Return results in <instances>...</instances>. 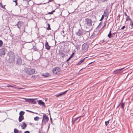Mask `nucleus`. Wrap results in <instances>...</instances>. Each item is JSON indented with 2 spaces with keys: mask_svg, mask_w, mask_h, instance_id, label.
Returning <instances> with one entry per match:
<instances>
[{
  "mask_svg": "<svg viewBox=\"0 0 133 133\" xmlns=\"http://www.w3.org/2000/svg\"><path fill=\"white\" fill-rule=\"evenodd\" d=\"M80 119H81V118H80V117L78 119H77V121L78 120V121H77V122H79L80 121Z\"/></svg>",
  "mask_w": 133,
  "mask_h": 133,
  "instance_id": "45",
  "label": "nucleus"
},
{
  "mask_svg": "<svg viewBox=\"0 0 133 133\" xmlns=\"http://www.w3.org/2000/svg\"><path fill=\"white\" fill-rule=\"evenodd\" d=\"M130 26L131 27V29L133 28V22L131 23L130 24Z\"/></svg>",
  "mask_w": 133,
  "mask_h": 133,
  "instance_id": "39",
  "label": "nucleus"
},
{
  "mask_svg": "<svg viewBox=\"0 0 133 133\" xmlns=\"http://www.w3.org/2000/svg\"><path fill=\"white\" fill-rule=\"evenodd\" d=\"M17 0H15V1H13V2H14L16 3V4H15L16 6L17 5Z\"/></svg>",
  "mask_w": 133,
  "mask_h": 133,
  "instance_id": "40",
  "label": "nucleus"
},
{
  "mask_svg": "<svg viewBox=\"0 0 133 133\" xmlns=\"http://www.w3.org/2000/svg\"><path fill=\"white\" fill-rule=\"evenodd\" d=\"M27 125L24 122H22V125L21 126L22 129H24L26 127Z\"/></svg>",
  "mask_w": 133,
  "mask_h": 133,
  "instance_id": "21",
  "label": "nucleus"
},
{
  "mask_svg": "<svg viewBox=\"0 0 133 133\" xmlns=\"http://www.w3.org/2000/svg\"><path fill=\"white\" fill-rule=\"evenodd\" d=\"M120 106H121V107L123 109H124V103H123L121 102L120 103L119 105L117 106V107H118Z\"/></svg>",
  "mask_w": 133,
  "mask_h": 133,
  "instance_id": "19",
  "label": "nucleus"
},
{
  "mask_svg": "<svg viewBox=\"0 0 133 133\" xmlns=\"http://www.w3.org/2000/svg\"><path fill=\"white\" fill-rule=\"evenodd\" d=\"M126 20V21H131V20L129 17V16H128L127 17Z\"/></svg>",
  "mask_w": 133,
  "mask_h": 133,
  "instance_id": "31",
  "label": "nucleus"
},
{
  "mask_svg": "<svg viewBox=\"0 0 133 133\" xmlns=\"http://www.w3.org/2000/svg\"><path fill=\"white\" fill-rule=\"evenodd\" d=\"M24 1H26L27 2V3L28 4L29 2L30 1V0H23Z\"/></svg>",
  "mask_w": 133,
  "mask_h": 133,
  "instance_id": "42",
  "label": "nucleus"
},
{
  "mask_svg": "<svg viewBox=\"0 0 133 133\" xmlns=\"http://www.w3.org/2000/svg\"><path fill=\"white\" fill-rule=\"evenodd\" d=\"M39 119V117L38 116H36L34 118V120L35 121H37Z\"/></svg>",
  "mask_w": 133,
  "mask_h": 133,
  "instance_id": "30",
  "label": "nucleus"
},
{
  "mask_svg": "<svg viewBox=\"0 0 133 133\" xmlns=\"http://www.w3.org/2000/svg\"><path fill=\"white\" fill-rule=\"evenodd\" d=\"M49 118L47 115L44 114L43 116V119L42 120V123L44 124H45L48 122Z\"/></svg>",
  "mask_w": 133,
  "mask_h": 133,
  "instance_id": "6",
  "label": "nucleus"
},
{
  "mask_svg": "<svg viewBox=\"0 0 133 133\" xmlns=\"http://www.w3.org/2000/svg\"><path fill=\"white\" fill-rule=\"evenodd\" d=\"M125 28V26H122L121 28V29L122 30L124 28Z\"/></svg>",
  "mask_w": 133,
  "mask_h": 133,
  "instance_id": "43",
  "label": "nucleus"
},
{
  "mask_svg": "<svg viewBox=\"0 0 133 133\" xmlns=\"http://www.w3.org/2000/svg\"><path fill=\"white\" fill-rule=\"evenodd\" d=\"M42 75L44 77H46L49 76V74L48 73L46 72L45 74H43Z\"/></svg>",
  "mask_w": 133,
  "mask_h": 133,
  "instance_id": "22",
  "label": "nucleus"
},
{
  "mask_svg": "<svg viewBox=\"0 0 133 133\" xmlns=\"http://www.w3.org/2000/svg\"><path fill=\"white\" fill-rule=\"evenodd\" d=\"M110 120H108L107 121H105V125L106 126H107L108 125V124H109V121Z\"/></svg>",
  "mask_w": 133,
  "mask_h": 133,
  "instance_id": "35",
  "label": "nucleus"
},
{
  "mask_svg": "<svg viewBox=\"0 0 133 133\" xmlns=\"http://www.w3.org/2000/svg\"><path fill=\"white\" fill-rule=\"evenodd\" d=\"M74 54V53H72V54L70 56V57H71V58L72 57V56H73V55Z\"/></svg>",
  "mask_w": 133,
  "mask_h": 133,
  "instance_id": "49",
  "label": "nucleus"
},
{
  "mask_svg": "<svg viewBox=\"0 0 133 133\" xmlns=\"http://www.w3.org/2000/svg\"><path fill=\"white\" fill-rule=\"evenodd\" d=\"M112 36V34L111 33V29L110 31L109 34L108 35V36L110 38H111Z\"/></svg>",
  "mask_w": 133,
  "mask_h": 133,
  "instance_id": "23",
  "label": "nucleus"
},
{
  "mask_svg": "<svg viewBox=\"0 0 133 133\" xmlns=\"http://www.w3.org/2000/svg\"><path fill=\"white\" fill-rule=\"evenodd\" d=\"M25 112H24L23 111H21L20 112L19 114V116H23L24 115V114Z\"/></svg>",
  "mask_w": 133,
  "mask_h": 133,
  "instance_id": "27",
  "label": "nucleus"
},
{
  "mask_svg": "<svg viewBox=\"0 0 133 133\" xmlns=\"http://www.w3.org/2000/svg\"><path fill=\"white\" fill-rule=\"evenodd\" d=\"M94 62H95V61H94V62H91V63H89L88 64V65H90V64H91L92 63H93Z\"/></svg>",
  "mask_w": 133,
  "mask_h": 133,
  "instance_id": "50",
  "label": "nucleus"
},
{
  "mask_svg": "<svg viewBox=\"0 0 133 133\" xmlns=\"http://www.w3.org/2000/svg\"><path fill=\"white\" fill-rule=\"evenodd\" d=\"M104 23H105L104 25L103 26V23L102 22L100 23L99 25L96 29V30H98V31H99L101 29V27H102V28H104L106 24V23H105V22H104Z\"/></svg>",
  "mask_w": 133,
  "mask_h": 133,
  "instance_id": "9",
  "label": "nucleus"
},
{
  "mask_svg": "<svg viewBox=\"0 0 133 133\" xmlns=\"http://www.w3.org/2000/svg\"><path fill=\"white\" fill-rule=\"evenodd\" d=\"M27 111H29V110H28Z\"/></svg>",
  "mask_w": 133,
  "mask_h": 133,
  "instance_id": "55",
  "label": "nucleus"
},
{
  "mask_svg": "<svg viewBox=\"0 0 133 133\" xmlns=\"http://www.w3.org/2000/svg\"><path fill=\"white\" fill-rule=\"evenodd\" d=\"M14 133H19L18 131L16 129H15L14 130Z\"/></svg>",
  "mask_w": 133,
  "mask_h": 133,
  "instance_id": "32",
  "label": "nucleus"
},
{
  "mask_svg": "<svg viewBox=\"0 0 133 133\" xmlns=\"http://www.w3.org/2000/svg\"><path fill=\"white\" fill-rule=\"evenodd\" d=\"M53 0H49L48 2H51Z\"/></svg>",
  "mask_w": 133,
  "mask_h": 133,
  "instance_id": "53",
  "label": "nucleus"
},
{
  "mask_svg": "<svg viewBox=\"0 0 133 133\" xmlns=\"http://www.w3.org/2000/svg\"><path fill=\"white\" fill-rule=\"evenodd\" d=\"M15 85H8L6 86V87H11L12 88H15L17 89H20V90L23 89V88H16L15 87Z\"/></svg>",
  "mask_w": 133,
  "mask_h": 133,
  "instance_id": "16",
  "label": "nucleus"
},
{
  "mask_svg": "<svg viewBox=\"0 0 133 133\" xmlns=\"http://www.w3.org/2000/svg\"><path fill=\"white\" fill-rule=\"evenodd\" d=\"M61 69L58 67H56L53 68L52 70V72L54 74H56L58 72L60 71Z\"/></svg>",
  "mask_w": 133,
  "mask_h": 133,
  "instance_id": "8",
  "label": "nucleus"
},
{
  "mask_svg": "<svg viewBox=\"0 0 133 133\" xmlns=\"http://www.w3.org/2000/svg\"><path fill=\"white\" fill-rule=\"evenodd\" d=\"M81 117V116L79 117L75 118L72 119H73V120L74 122H75V121H77V119H78L79 118Z\"/></svg>",
  "mask_w": 133,
  "mask_h": 133,
  "instance_id": "33",
  "label": "nucleus"
},
{
  "mask_svg": "<svg viewBox=\"0 0 133 133\" xmlns=\"http://www.w3.org/2000/svg\"><path fill=\"white\" fill-rule=\"evenodd\" d=\"M24 23L22 21H19L17 24L15 25V26H17L18 28L20 29L21 27L23 25Z\"/></svg>",
  "mask_w": 133,
  "mask_h": 133,
  "instance_id": "10",
  "label": "nucleus"
},
{
  "mask_svg": "<svg viewBox=\"0 0 133 133\" xmlns=\"http://www.w3.org/2000/svg\"><path fill=\"white\" fill-rule=\"evenodd\" d=\"M24 119V118L23 116H19L18 118L19 121V122H21L22 120Z\"/></svg>",
  "mask_w": 133,
  "mask_h": 133,
  "instance_id": "25",
  "label": "nucleus"
},
{
  "mask_svg": "<svg viewBox=\"0 0 133 133\" xmlns=\"http://www.w3.org/2000/svg\"><path fill=\"white\" fill-rule=\"evenodd\" d=\"M23 99L25 100V101H23L24 102H29L30 103L32 104H35L36 103V102L34 101L35 99H26L25 98H23Z\"/></svg>",
  "mask_w": 133,
  "mask_h": 133,
  "instance_id": "7",
  "label": "nucleus"
},
{
  "mask_svg": "<svg viewBox=\"0 0 133 133\" xmlns=\"http://www.w3.org/2000/svg\"><path fill=\"white\" fill-rule=\"evenodd\" d=\"M124 68H123L119 69L116 70L114 71V72L115 74H119L122 72L123 71H122V70Z\"/></svg>",
  "mask_w": 133,
  "mask_h": 133,
  "instance_id": "12",
  "label": "nucleus"
},
{
  "mask_svg": "<svg viewBox=\"0 0 133 133\" xmlns=\"http://www.w3.org/2000/svg\"><path fill=\"white\" fill-rule=\"evenodd\" d=\"M5 49L3 48L0 49V56L4 55L5 54Z\"/></svg>",
  "mask_w": 133,
  "mask_h": 133,
  "instance_id": "13",
  "label": "nucleus"
},
{
  "mask_svg": "<svg viewBox=\"0 0 133 133\" xmlns=\"http://www.w3.org/2000/svg\"><path fill=\"white\" fill-rule=\"evenodd\" d=\"M125 16L127 17V16H128L127 15V14H126V13H125Z\"/></svg>",
  "mask_w": 133,
  "mask_h": 133,
  "instance_id": "51",
  "label": "nucleus"
},
{
  "mask_svg": "<svg viewBox=\"0 0 133 133\" xmlns=\"http://www.w3.org/2000/svg\"><path fill=\"white\" fill-rule=\"evenodd\" d=\"M7 56L9 57L8 59L9 62L10 63H12L14 61L15 56L13 52L12 51H9L8 53Z\"/></svg>",
  "mask_w": 133,
  "mask_h": 133,
  "instance_id": "2",
  "label": "nucleus"
},
{
  "mask_svg": "<svg viewBox=\"0 0 133 133\" xmlns=\"http://www.w3.org/2000/svg\"><path fill=\"white\" fill-rule=\"evenodd\" d=\"M24 70L25 73L29 75L33 74L35 72V70L34 69L27 67H26L24 68Z\"/></svg>",
  "mask_w": 133,
  "mask_h": 133,
  "instance_id": "3",
  "label": "nucleus"
},
{
  "mask_svg": "<svg viewBox=\"0 0 133 133\" xmlns=\"http://www.w3.org/2000/svg\"><path fill=\"white\" fill-rule=\"evenodd\" d=\"M24 133H30L29 131H27L24 132Z\"/></svg>",
  "mask_w": 133,
  "mask_h": 133,
  "instance_id": "47",
  "label": "nucleus"
},
{
  "mask_svg": "<svg viewBox=\"0 0 133 133\" xmlns=\"http://www.w3.org/2000/svg\"><path fill=\"white\" fill-rule=\"evenodd\" d=\"M84 68H83L82 69H81L80 70V71H81V70L82 69H83Z\"/></svg>",
  "mask_w": 133,
  "mask_h": 133,
  "instance_id": "54",
  "label": "nucleus"
},
{
  "mask_svg": "<svg viewBox=\"0 0 133 133\" xmlns=\"http://www.w3.org/2000/svg\"><path fill=\"white\" fill-rule=\"evenodd\" d=\"M3 42L2 40H0V47L2 46L3 45Z\"/></svg>",
  "mask_w": 133,
  "mask_h": 133,
  "instance_id": "36",
  "label": "nucleus"
},
{
  "mask_svg": "<svg viewBox=\"0 0 133 133\" xmlns=\"http://www.w3.org/2000/svg\"><path fill=\"white\" fill-rule=\"evenodd\" d=\"M45 48L48 50H49L50 49L51 46L49 45L47 41H46L45 43Z\"/></svg>",
  "mask_w": 133,
  "mask_h": 133,
  "instance_id": "17",
  "label": "nucleus"
},
{
  "mask_svg": "<svg viewBox=\"0 0 133 133\" xmlns=\"http://www.w3.org/2000/svg\"><path fill=\"white\" fill-rule=\"evenodd\" d=\"M92 22V20L89 18H86L83 21V23L84 25L87 27H90V30L91 29Z\"/></svg>",
  "mask_w": 133,
  "mask_h": 133,
  "instance_id": "1",
  "label": "nucleus"
},
{
  "mask_svg": "<svg viewBox=\"0 0 133 133\" xmlns=\"http://www.w3.org/2000/svg\"><path fill=\"white\" fill-rule=\"evenodd\" d=\"M73 44L74 45V46L76 47V48L78 50L80 48V45L78 44H76L75 45L74 44Z\"/></svg>",
  "mask_w": 133,
  "mask_h": 133,
  "instance_id": "28",
  "label": "nucleus"
},
{
  "mask_svg": "<svg viewBox=\"0 0 133 133\" xmlns=\"http://www.w3.org/2000/svg\"><path fill=\"white\" fill-rule=\"evenodd\" d=\"M55 12V10H54L50 12H49L48 14H53V12Z\"/></svg>",
  "mask_w": 133,
  "mask_h": 133,
  "instance_id": "38",
  "label": "nucleus"
},
{
  "mask_svg": "<svg viewBox=\"0 0 133 133\" xmlns=\"http://www.w3.org/2000/svg\"><path fill=\"white\" fill-rule=\"evenodd\" d=\"M35 76H32L31 77V79H34L35 78Z\"/></svg>",
  "mask_w": 133,
  "mask_h": 133,
  "instance_id": "44",
  "label": "nucleus"
},
{
  "mask_svg": "<svg viewBox=\"0 0 133 133\" xmlns=\"http://www.w3.org/2000/svg\"><path fill=\"white\" fill-rule=\"evenodd\" d=\"M87 57H86L83 59H81L80 61L78 63L76 64V65H80L82 64V63L84 62V60Z\"/></svg>",
  "mask_w": 133,
  "mask_h": 133,
  "instance_id": "14",
  "label": "nucleus"
},
{
  "mask_svg": "<svg viewBox=\"0 0 133 133\" xmlns=\"http://www.w3.org/2000/svg\"><path fill=\"white\" fill-rule=\"evenodd\" d=\"M99 32V31L98 30H96V29L93 32V34L90 36V38L91 39H96L98 38V34Z\"/></svg>",
  "mask_w": 133,
  "mask_h": 133,
  "instance_id": "4",
  "label": "nucleus"
},
{
  "mask_svg": "<svg viewBox=\"0 0 133 133\" xmlns=\"http://www.w3.org/2000/svg\"><path fill=\"white\" fill-rule=\"evenodd\" d=\"M38 104H39V105H42L44 107L45 106L44 103L41 100H40L38 102Z\"/></svg>",
  "mask_w": 133,
  "mask_h": 133,
  "instance_id": "20",
  "label": "nucleus"
},
{
  "mask_svg": "<svg viewBox=\"0 0 133 133\" xmlns=\"http://www.w3.org/2000/svg\"><path fill=\"white\" fill-rule=\"evenodd\" d=\"M50 119L51 120V122H52V119L51 118H50Z\"/></svg>",
  "mask_w": 133,
  "mask_h": 133,
  "instance_id": "52",
  "label": "nucleus"
},
{
  "mask_svg": "<svg viewBox=\"0 0 133 133\" xmlns=\"http://www.w3.org/2000/svg\"><path fill=\"white\" fill-rule=\"evenodd\" d=\"M47 25H48V27L47 28V29L48 30H50L51 29L50 27V25L48 23L47 24Z\"/></svg>",
  "mask_w": 133,
  "mask_h": 133,
  "instance_id": "34",
  "label": "nucleus"
},
{
  "mask_svg": "<svg viewBox=\"0 0 133 133\" xmlns=\"http://www.w3.org/2000/svg\"><path fill=\"white\" fill-rule=\"evenodd\" d=\"M89 47L88 43L86 42L83 44L82 46L81 50L83 52H86L88 50Z\"/></svg>",
  "mask_w": 133,
  "mask_h": 133,
  "instance_id": "5",
  "label": "nucleus"
},
{
  "mask_svg": "<svg viewBox=\"0 0 133 133\" xmlns=\"http://www.w3.org/2000/svg\"><path fill=\"white\" fill-rule=\"evenodd\" d=\"M67 91H64V92H61L60 94H59L57 95L56 96L57 97H59V96H61L62 95L65 94V93L66 92H67Z\"/></svg>",
  "mask_w": 133,
  "mask_h": 133,
  "instance_id": "26",
  "label": "nucleus"
},
{
  "mask_svg": "<svg viewBox=\"0 0 133 133\" xmlns=\"http://www.w3.org/2000/svg\"><path fill=\"white\" fill-rule=\"evenodd\" d=\"M33 49L35 50V51H37L38 50V49L37 48L36 46H33Z\"/></svg>",
  "mask_w": 133,
  "mask_h": 133,
  "instance_id": "37",
  "label": "nucleus"
},
{
  "mask_svg": "<svg viewBox=\"0 0 133 133\" xmlns=\"http://www.w3.org/2000/svg\"><path fill=\"white\" fill-rule=\"evenodd\" d=\"M59 54L62 57H64L65 56V54L62 51H60Z\"/></svg>",
  "mask_w": 133,
  "mask_h": 133,
  "instance_id": "24",
  "label": "nucleus"
},
{
  "mask_svg": "<svg viewBox=\"0 0 133 133\" xmlns=\"http://www.w3.org/2000/svg\"><path fill=\"white\" fill-rule=\"evenodd\" d=\"M104 16H105L107 17V18L108 17L109 14L108 11L107 10H105L104 13V14L103 15Z\"/></svg>",
  "mask_w": 133,
  "mask_h": 133,
  "instance_id": "18",
  "label": "nucleus"
},
{
  "mask_svg": "<svg viewBox=\"0 0 133 133\" xmlns=\"http://www.w3.org/2000/svg\"><path fill=\"white\" fill-rule=\"evenodd\" d=\"M72 124H74V123H75V122H74V121L73 120V119H72Z\"/></svg>",
  "mask_w": 133,
  "mask_h": 133,
  "instance_id": "48",
  "label": "nucleus"
},
{
  "mask_svg": "<svg viewBox=\"0 0 133 133\" xmlns=\"http://www.w3.org/2000/svg\"><path fill=\"white\" fill-rule=\"evenodd\" d=\"M71 57H69L68 59L66 61L67 62H68V61H69L71 59Z\"/></svg>",
  "mask_w": 133,
  "mask_h": 133,
  "instance_id": "46",
  "label": "nucleus"
},
{
  "mask_svg": "<svg viewBox=\"0 0 133 133\" xmlns=\"http://www.w3.org/2000/svg\"><path fill=\"white\" fill-rule=\"evenodd\" d=\"M76 34L77 35L80 36V37H81V36L82 35V31L79 29L78 30V31L76 32Z\"/></svg>",
  "mask_w": 133,
  "mask_h": 133,
  "instance_id": "15",
  "label": "nucleus"
},
{
  "mask_svg": "<svg viewBox=\"0 0 133 133\" xmlns=\"http://www.w3.org/2000/svg\"><path fill=\"white\" fill-rule=\"evenodd\" d=\"M104 16L103 15H102V17H101V18L100 20V21H101L103 19V18H104Z\"/></svg>",
  "mask_w": 133,
  "mask_h": 133,
  "instance_id": "41",
  "label": "nucleus"
},
{
  "mask_svg": "<svg viewBox=\"0 0 133 133\" xmlns=\"http://www.w3.org/2000/svg\"><path fill=\"white\" fill-rule=\"evenodd\" d=\"M0 6H1L2 8H3L4 9H5V5H2V3H0Z\"/></svg>",
  "mask_w": 133,
  "mask_h": 133,
  "instance_id": "29",
  "label": "nucleus"
},
{
  "mask_svg": "<svg viewBox=\"0 0 133 133\" xmlns=\"http://www.w3.org/2000/svg\"><path fill=\"white\" fill-rule=\"evenodd\" d=\"M22 59L20 56L17 57L16 64L18 65H21L22 64Z\"/></svg>",
  "mask_w": 133,
  "mask_h": 133,
  "instance_id": "11",
  "label": "nucleus"
}]
</instances>
